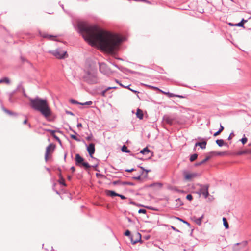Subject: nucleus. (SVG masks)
<instances>
[{"label": "nucleus", "instance_id": "nucleus-26", "mask_svg": "<svg viewBox=\"0 0 251 251\" xmlns=\"http://www.w3.org/2000/svg\"><path fill=\"white\" fill-rule=\"evenodd\" d=\"M150 150L148 149L147 147L144 148L143 150H141L140 151V153H142V154H148L149 152H150Z\"/></svg>", "mask_w": 251, "mask_h": 251}, {"label": "nucleus", "instance_id": "nucleus-49", "mask_svg": "<svg viewBox=\"0 0 251 251\" xmlns=\"http://www.w3.org/2000/svg\"><path fill=\"white\" fill-rule=\"evenodd\" d=\"M172 229H173L175 231H178V230L176 229L175 227H173V226H172L171 227Z\"/></svg>", "mask_w": 251, "mask_h": 251}, {"label": "nucleus", "instance_id": "nucleus-18", "mask_svg": "<svg viewBox=\"0 0 251 251\" xmlns=\"http://www.w3.org/2000/svg\"><path fill=\"white\" fill-rule=\"evenodd\" d=\"M207 142L206 141H203L202 142H197L196 143L195 146H200L201 149H203L206 148Z\"/></svg>", "mask_w": 251, "mask_h": 251}, {"label": "nucleus", "instance_id": "nucleus-37", "mask_svg": "<svg viewBox=\"0 0 251 251\" xmlns=\"http://www.w3.org/2000/svg\"><path fill=\"white\" fill-rule=\"evenodd\" d=\"M241 141L242 143H243V144H245L247 141V138L246 137H244V138H242Z\"/></svg>", "mask_w": 251, "mask_h": 251}, {"label": "nucleus", "instance_id": "nucleus-6", "mask_svg": "<svg viewBox=\"0 0 251 251\" xmlns=\"http://www.w3.org/2000/svg\"><path fill=\"white\" fill-rule=\"evenodd\" d=\"M87 69L86 72L97 73V63L94 61H90L87 62Z\"/></svg>", "mask_w": 251, "mask_h": 251}, {"label": "nucleus", "instance_id": "nucleus-8", "mask_svg": "<svg viewBox=\"0 0 251 251\" xmlns=\"http://www.w3.org/2000/svg\"><path fill=\"white\" fill-rule=\"evenodd\" d=\"M100 66V71L104 74H106L108 72L109 69L107 66V65L104 63H101L99 64Z\"/></svg>", "mask_w": 251, "mask_h": 251}, {"label": "nucleus", "instance_id": "nucleus-55", "mask_svg": "<svg viewBox=\"0 0 251 251\" xmlns=\"http://www.w3.org/2000/svg\"><path fill=\"white\" fill-rule=\"evenodd\" d=\"M201 164H200V162H199V163H197V164H196V166H198V165H201Z\"/></svg>", "mask_w": 251, "mask_h": 251}, {"label": "nucleus", "instance_id": "nucleus-29", "mask_svg": "<svg viewBox=\"0 0 251 251\" xmlns=\"http://www.w3.org/2000/svg\"><path fill=\"white\" fill-rule=\"evenodd\" d=\"M203 218V216H201V217H200L199 218H197L195 219V222L199 225H200L201 224L202 219Z\"/></svg>", "mask_w": 251, "mask_h": 251}, {"label": "nucleus", "instance_id": "nucleus-21", "mask_svg": "<svg viewBox=\"0 0 251 251\" xmlns=\"http://www.w3.org/2000/svg\"><path fill=\"white\" fill-rule=\"evenodd\" d=\"M224 130V127L222 126L221 124H220V129L219 130H218L217 132H215L213 136L216 137L218 135H219L222 131L223 130Z\"/></svg>", "mask_w": 251, "mask_h": 251}, {"label": "nucleus", "instance_id": "nucleus-52", "mask_svg": "<svg viewBox=\"0 0 251 251\" xmlns=\"http://www.w3.org/2000/svg\"><path fill=\"white\" fill-rule=\"evenodd\" d=\"M110 89H112L111 87H108V88H107V89H106L105 90H107V91L108 90H110Z\"/></svg>", "mask_w": 251, "mask_h": 251}, {"label": "nucleus", "instance_id": "nucleus-60", "mask_svg": "<svg viewBox=\"0 0 251 251\" xmlns=\"http://www.w3.org/2000/svg\"><path fill=\"white\" fill-rule=\"evenodd\" d=\"M60 183H62L64 185H65V183L63 181L60 182Z\"/></svg>", "mask_w": 251, "mask_h": 251}, {"label": "nucleus", "instance_id": "nucleus-38", "mask_svg": "<svg viewBox=\"0 0 251 251\" xmlns=\"http://www.w3.org/2000/svg\"><path fill=\"white\" fill-rule=\"evenodd\" d=\"M187 199H188L189 201H191L193 199V197L191 194H188L186 196Z\"/></svg>", "mask_w": 251, "mask_h": 251}, {"label": "nucleus", "instance_id": "nucleus-59", "mask_svg": "<svg viewBox=\"0 0 251 251\" xmlns=\"http://www.w3.org/2000/svg\"><path fill=\"white\" fill-rule=\"evenodd\" d=\"M90 139H91V138H90V137H87V139L88 140H90Z\"/></svg>", "mask_w": 251, "mask_h": 251}, {"label": "nucleus", "instance_id": "nucleus-50", "mask_svg": "<svg viewBox=\"0 0 251 251\" xmlns=\"http://www.w3.org/2000/svg\"><path fill=\"white\" fill-rule=\"evenodd\" d=\"M119 85H120L121 86H122V87H124V88H125V87H126V86H125V85H123L122 83H119Z\"/></svg>", "mask_w": 251, "mask_h": 251}, {"label": "nucleus", "instance_id": "nucleus-7", "mask_svg": "<svg viewBox=\"0 0 251 251\" xmlns=\"http://www.w3.org/2000/svg\"><path fill=\"white\" fill-rule=\"evenodd\" d=\"M183 174L185 179L187 181H190L193 178L197 176V174L195 173H189L187 171H184Z\"/></svg>", "mask_w": 251, "mask_h": 251}, {"label": "nucleus", "instance_id": "nucleus-63", "mask_svg": "<svg viewBox=\"0 0 251 251\" xmlns=\"http://www.w3.org/2000/svg\"><path fill=\"white\" fill-rule=\"evenodd\" d=\"M184 251H185V250H184Z\"/></svg>", "mask_w": 251, "mask_h": 251}, {"label": "nucleus", "instance_id": "nucleus-46", "mask_svg": "<svg viewBox=\"0 0 251 251\" xmlns=\"http://www.w3.org/2000/svg\"><path fill=\"white\" fill-rule=\"evenodd\" d=\"M134 170V169H127L126 170V171L128 172H131L133 171Z\"/></svg>", "mask_w": 251, "mask_h": 251}, {"label": "nucleus", "instance_id": "nucleus-36", "mask_svg": "<svg viewBox=\"0 0 251 251\" xmlns=\"http://www.w3.org/2000/svg\"><path fill=\"white\" fill-rule=\"evenodd\" d=\"M148 87H149L150 88L152 89L153 90H158L159 91H160V90H161L158 88L156 87H153V86H148Z\"/></svg>", "mask_w": 251, "mask_h": 251}, {"label": "nucleus", "instance_id": "nucleus-39", "mask_svg": "<svg viewBox=\"0 0 251 251\" xmlns=\"http://www.w3.org/2000/svg\"><path fill=\"white\" fill-rule=\"evenodd\" d=\"M129 86H130V85H129V86H127V87H125V88H127L128 89H129V90L131 91L132 92H134V93H139V92H137V91L134 90L132 89L131 88H130L129 87Z\"/></svg>", "mask_w": 251, "mask_h": 251}, {"label": "nucleus", "instance_id": "nucleus-41", "mask_svg": "<svg viewBox=\"0 0 251 251\" xmlns=\"http://www.w3.org/2000/svg\"><path fill=\"white\" fill-rule=\"evenodd\" d=\"M247 152H249V151H241V152H238V155H241V154H243L244 153H247Z\"/></svg>", "mask_w": 251, "mask_h": 251}, {"label": "nucleus", "instance_id": "nucleus-5", "mask_svg": "<svg viewBox=\"0 0 251 251\" xmlns=\"http://www.w3.org/2000/svg\"><path fill=\"white\" fill-rule=\"evenodd\" d=\"M55 145L52 144H50L47 147L45 155V159L46 161H48V160L51 157V154L55 149Z\"/></svg>", "mask_w": 251, "mask_h": 251}, {"label": "nucleus", "instance_id": "nucleus-9", "mask_svg": "<svg viewBox=\"0 0 251 251\" xmlns=\"http://www.w3.org/2000/svg\"><path fill=\"white\" fill-rule=\"evenodd\" d=\"M87 151L91 157H92L93 154L94 153L95 151V144L91 143L87 147Z\"/></svg>", "mask_w": 251, "mask_h": 251}, {"label": "nucleus", "instance_id": "nucleus-19", "mask_svg": "<svg viewBox=\"0 0 251 251\" xmlns=\"http://www.w3.org/2000/svg\"><path fill=\"white\" fill-rule=\"evenodd\" d=\"M41 36L44 38H46L51 40H56V36H55L49 35L46 34H43Z\"/></svg>", "mask_w": 251, "mask_h": 251}, {"label": "nucleus", "instance_id": "nucleus-40", "mask_svg": "<svg viewBox=\"0 0 251 251\" xmlns=\"http://www.w3.org/2000/svg\"><path fill=\"white\" fill-rule=\"evenodd\" d=\"M146 212V210L145 209H139V211H138V213H144L145 214Z\"/></svg>", "mask_w": 251, "mask_h": 251}, {"label": "nucleus", "instance_id": "nucleus-34", "mask_svg": "<svg viewBox=\"0 0 251 251\" xmlns=\"http://www.w3.org/2000/svg\"><path fill=\"white\" fill-rule=\"evenodd\" d=\"M123 184V183L119 180L115 181L112 182V184L114 185H116L117 184Z\"/></svg>", "mask_w": 251, "mask_h": 251}, {"label": "nucleus", "instance_id": "nucleus-51", "mask_svg": "<svg viewBox=\"0 0 251 251\" xmlns=\"http://www.w3.org/2000/svg\"><path fill=\"white\" fill-rule=\"evenodd\" d=\"M27 119H25V120H24V121L23 123H24V124H26V123H27Z\"/></svg>", "mask_w": 251, "mask_h": 251}, {"label": "nucleus", "instance_id": "nucleus-53", "mask_svg": "<svg viewBox=\"0 0 251 251\" xmlns=\"http://www.w3.org/2000/svg\"><path fill=\"white\" fill-rule=\"evenodd\" d=\"M115 81L116 82V83H117L118 84H119V83H121L118 80L116 79L115 80Z\"/></svg>", "mask_w": 251, "mask_h": 251}, {"label": "nucleus", "instance_id": "nucleus-23", "mask_svg": "<svg viewBox=\"0 0 251 251\" xmlns=\"http://www.w3.org/2000/svg\"><path fill=\"white\" fill-rule=\"evenodd\" d=\"M140 168L142 170V172L140 173V174L137 177H134L133 178L135 179H136V180H139L140 179V178H141V176L142 174H143V172L144 171H145L147 173L148 172V170H146L144 168H143V167H140Z\"/></svg>", "mask_w": 251, "mask_h": 251}, {"label": "nucleus", "instance_id": "nucleus-22", "mask_svg": "<svg viewBox=\"0 0 251 251\" xmlns=\"http://www.w3.org/2000/svg\"><path fill=\"white\" fill-rule=\"evenodd\" d=\"M10 80L7 77H4L0 80V83H5L7 84H9L10 83Z\"/></svg>", "mask_w": 251, "mask_h": 251}, {"label": "nucleus", "instance_id": "nucleus-47", "mask_svg": "<svg viewBox=\"0 0 251 251\" xmlns=\"http://www.w3.org/2000/svg\"><path fill=\"white\" fill-rule=\"evenodd\" d=\"M71 170H72V172H74L75 171V168L74 167H72L71 168Z\"/></svg>", "mask_w": 251, "mask_h": 251}, {"label": "nucleus", "instance_id": "nucleus-24", "mask_svg": "<svg viewBox=\"0 0 251 251\" xmlns=\"http://www.w3.org/2000/svg\"><path fill=\"white\" fill-rule=\"evenodd\" d=\"M223 221L225 228L228 229L229 228V225L226 218L225 217L223 218Z\"/></svg>", "mask_w": 251, "mask_h": 251}, {"label": "nucleus", "instance_id": "nucleus-27", "mask_svg": "<svg viewBox=\"0 0 251 251\" xmlns=\"http://www.w3.org/2000/svg\"><path fill=\"white\" fill-rule=\"evenodd\" d=\"M198 157V155L197 154H193L190 156V160L191 162H193Z\"/></svg>", "mask_w": 251, "mask_h": 251}, {"label": "nucleus", "instance_id": "nucleus-31", "mask_svg": "<svg viewBox=\"0 0 251 251\" xmlns=\"http://www.w3.org/2000/svg\"><path fill=\"white\" fill-rule=\"evenodd\" d=\"M48 131H49L50 133V134H51L52 136H53L55 138H56L57 140H59V138H58V137H57L55 135V134H54V133H55V131H53V130H49Z\"/></svg>", "mask_w": 251, "mask_h": 251}, {"label": "nucleus", "instance_id": "nucleus-28", "mask_svg": "<svg viewBox=\"0 0 251 251\" xmlns=\"http://www.w3.org/2000/svg\"><path fill=\"white\" fill-rule=\"evenodd\" d=\"M121 150L123 152H127V153L130 152V151L127 149V147L125 145H124L122 147Z\"/></svg>", "mask_w": 251, "mask_h": 251}, {"label": "nucleus", "instance_id": "nucleus-45", "mask_svg": "<svg viewBox=\"0 0 251 251\" xmlns=\"http://www.w3.org/2000/svg\"><path fill=\"white\" fill-rule=\"evenodd\" d=\"M237 26H243V23H242V22L238 23V24H237Z\"/></svg>", "mask_w": 251, "mask_h": 251}, {"label": "nucleus", "instance_id": "nucleus-14", "mask_svg": "<svg viewBox=\"0 0 251 251\" xmlns=\"http://www.w3.org/2000/svg\"><path fill=\"white\" fill-rule=\"evenodd\" d=\"M134 236L136 238L135 240H133V238H131V241L133 244H135L137 243L141 239V236L139 233H137L136 234H135Z\"/></svg>", "mask_w": 251, "mask_h": 251}, {"label": "nucleus", "instance_id": "nucleus-11", "mask_svg": "<svg viewBox=\"0 0 251 251\" xmlns=\"http://www.w3.org/2000/svg\"><path fill=\"white\" fill-rule=\"evenodd\" d=\"M163 119L165 123L169 125H172L174 120V118L168 115L164 116Z\"/></svg>", "mask_w": 251, "mask_h": 251}, {"label": "nucleus", "instance_id": "nucleus-56", "mask_svg": "<svg viewBox=\"0 0 251 251\" xmlns=\"http://www.w3.org/2000/svg\"><path fill=\"white\" fill-rule=\"evenodd\" d=\"M68 179L69 180H71V176H68Z\"/></svg>", "mask_w": 251, "mask_h": 251}, {"label": "nucleus", "instance_id": "nucleus-57", "mask_svg": "<svg viewBox=\"0 0 251 251\" xmlns=\"http://www.w3.org/2000/svg\"><path fill=\"white\" fill-rule=\"evenodd\" d=\"M111 87V89H116V88H117V87Z\"/></svg>", "mask_w": 251, "mask_h": 251}, {"label": "nucleus", "instance_id": "nucleus-33", "mask_svg": "<svg viewBox=\"0 0 251 251\" xmlns=\"http://www.w3.org/2000/svg\"><path fill=\"white\" fill-rule=\"evenodd\" d=\"M209 156L206 157L204 159L200 162V164H203L210 159Z\"/></svg>", "mask_w": 251, "mask_h": 251}, {"label": "nucleus", "instance_id": "nucleus-1", "mask_svg": "<svg viewBox=\"0 0 251 251\" xmlns=\"http://www.w3.org/2000/svg\"><path fill=\"white\" fill-rule=\"evenodd\" d=\"M78 27L84 39L90 44L108 53H112L116 50L121 42L118 35L103 30L96 25L80 23Z\"/></svg>", "mask_w": 251, "mask_h": 251}, {"label": "nucleus", "instance_id": "nucleus-12", "mask_svg": "<svg viewBox=\"0 0 251 251\" xmlns=\"http://www.w3.org/2000/svg\"><path fill=\"white\" fill-rule=\"evenodd\" d=\"M84 159L81 157L79 154H76L75 155V161L76 165L81 166V164L83 162Z\"/></svg>", "mask_w": 251, "mask_h": 251}, {"label": "nucleus", "instance_id": "nucleus-61", "mask_svg": "<svg viewBox=\"0 0 251 251\" xmlns=\"http://www.w3.org/2000/svg\"><path fill=\"white\" fill-rule=\"evenodd\" d=\"M249 153H251V150L249 151Z\"/></svg>", "mask_w": 251, "mask_h": 251}, {"label": "nucleus", "instance_id": "nucleus-3", "mask_svg": "<svg viewBox=\"0 0 251 251\" xmlns=\"http://www.w3.org/2000/svg\"><path fill=\"white\" fill-rule=\"evenodd\" d=\"M84 79L89 83H96L98 81L97 73L86 72Z\"/></svg>", "mask_w": 251, "mask_h": 251}, {"label": "nucleus", "instance_id": "nucleus-17", "mask_svg": "<svg viewBox=\"0 0 251 251\" xmlns=\"http://www.w3.org/2000/svg\"><path fill=\"white\" fill-rule=\"evenodd\" d=\"M136 115V116L140 120L143 118V111L140 109H137Z\"/></svg>", "mask_w": 251, "mask_h": 251}, {"label": "nucleus", "instance_id": "nucleus-25", "mask_svg": "<svg viewBox=\"0 0 251 251\" xmlns=\"http://www.w3.org/2000/svg\"><path fill=\"white\" fill-rule=\"evenodd\" d=\"M216 143L218 144V146L221 147L224 145V141L222 139H217L216 141Z\"/></svg>", "mask_w": 251, "mask_h": 251}, {"label": "nucleus", "instance_id": "nucleus-42", "mask_svg": "<svg viewBox=\"0 0 251 251\" xmlns=\"http://www.w3.org/2000/svg\"><path fill=\"white\" fill-rule=\"evenodd\" d=\"M130 231H129V230H126V231L125 232V235L126 236H129V235H130Z\"/></svg>", "mask_w": 251, "mask_h": 251}, {"label": "nucleus", "instance_id": "nucleus-10", "mask_svg": "<svg viewBox=\"0 0 251 251\" xmlns=\"http://www.w3.org/2000/svg\"><path fill=\"white\" fill-rule=\"evenodd\" d=\"M208 189V185H204L200 189L201 194H202V195L205 198L207 197V196L209 195Z\"/></svg>", "mask_w": 251, "mask_h": 251}, {"label": "nucleus", "instance_id": "nucleus-43", "mask_svg": "<svg viewBox=\"0 0 251 251\" xmlns=\"http://www.w3.org/2000/svg\"><path fill=\"white\" fill-rule=\"evenodd\" d=\"M107 92V90H105L104 91H103L102 92H101V95L103 97H105V94H106V92Z\"/></svg>", "mask_w": 251, "mask_h": 251}, {"label": "nucleus", "instance_id": "nucleus-2", "mask_svg": "<svg viewBox=\"0 0 251 251\" xmlns=\"http://www.w3.org/2000/svg\"><path fill=\"white\" fill-rule=\"evenodd\" d=\"M29 101L31 107L40 111L46 118H48L51 115V111L47 100L37 98L31 99Z\"/></svg>", "mask_w": 251, "mask_h": 251}, {"label": "nucleus", "instance_id": "nucleus-54", "mask_svg": "<svg viewBox=\"0 0 251 251\" xmlns=\"http://www.w3.org/2000/svg\"><path fill=\"white\" fill-rule=\"evenodd\" d=\"M5 112H6L8 114H11V112L8 110H5Z\"/></svg>", "mask_w": 251, "mask_h": 251}, {"label": "nucleus", "instance_id": "nucleus-4", "mask_svg": "<svg viewBox=\"0 0 251 251\" xmlns=\"http://www.w3.org/2000/svg\"><path fill=\"white\" fill-rule=\"evenodd\" d=\"M50 52L58 59H63L68 57L67 51L61 50L60 49L50 51Z\"/></svg>", "mask_w": 251, "mask_h": 251}, {"label": "nucleus", "instance_id": "nucleus-13", "mask_svg": "<svg viewBox=\"0 0 251 251\" xmlns=\"http://www.w3.org/2000/svg\"><path fill=\"white\" fill-rule=\"evenodd\" d=\"M160 92H161L163 94H164L166 95L169 97H176L181 98H184V97L182 96L178 95H175V94H174L173 93H169V92H164V91H163L162 90H160Z\"/></svg>", "mask_w": 251, "mask_h": 251}, {"label": "nucleus", "instance_id": "nucleus-62", "mask_svg": "<svg viewBox=\"0 0 251 251\" xmlns=\"http://www.w3.org/2000/svg\"><path fill=\"white\" fill-rule=\"evenodd\" d=\"M249 146H251V143L249 144Z\"/></svg>", "mask_w": 251, "mask_h": 251}, {"label": "nucleus", "instance_id": "nucleus-16", "mask_svg": "<svg viewBox=\"0 0 251 251\" xmlns=\"http://www.w3.org/2000/svg\"><path fill=\"white\" fill-rule=\"evenodd\" d=\"M70 101L72 103L78 104H80V105H90L92 104V102L91 101H87L85 103H79V102L75 101L74 100H71Z\"/></svg>", "mask_w": 251, "mask_h": 251}, {"label": "nucleus", "instance_id": "nucleus-48", "mask_svg": "<svg viewBox=\"0 0 251 251\" xmlns=\"http://www.w3.org/2000/svg\"><path fill=\"white\" fill-rule=\"evenodd\" d=\"M78 127H82V125L81 123H78L77 125Z\"/></svg>", "mask_w": 251, "mask_h": 251}, {"label": "nucleus", "instance_id": "nucleus-44", "mask_svg": "<svg viewBox=\"0 0 251 251\" xmlns=\"http://www.w3.org/2000/svg\"><path fill=\"white\" fill-rule=\"evenodd\" d=\"M117 196L120 197L122 199H126V198L124 195H122L121 194H118V195H117Z\"/></svg>", "mask_w": 251, "mask_h": 251}, {"label": "nucleus", "instance_id": "nucleus-35", "mask_svg": "<svg viewBox=\"0 0 251 251\" xmlns=\"http://www.w3.org/2000/svg\"><path fill=\"white\" fill-rule=\"evenodd\" d=\"M71 137L72 139H74V140H76V141H79V139L77 138V137H76L75 135H71Z\"/></svg>", "mask_w": 251, "mask_h": 251}, {"label": "nucleus", "instance_id": "nucleus-20", "mask_svg": "<svg viewBox=\"0 0 251 251\" xmlns=\"http://www.w3.org/2000/svg\"><path fill=\"white\" fill-rule=\"evenodd\" d=\"M246 245H247V243L246 242H243L241 244H237L235 245V246L233 247L234 250H235V251H238V246L239 245L241 246L242 247H244L246 246Z\"/></svg>", "mask_w": 251, "mask_h": 251}, {"label": "nucleus", "instance_id": "nucleus-30", "mask_svg": "<svg viewBox=\"0 0 251 251\" xmlns=\"http://www.w3.org/2000/svg\"><path fill=\"white\" fill-rule=\"evenodd\" d=\"M81 165H82L85 169H89L90 168V165L88 163H87V162H83L81 164Z\"/></svg>", "mask_w": 251, "mask_h": 251}, {"label": "nucleus", "instance_id": "nucleus-32", "mask_svg": "<svg viewBox=\"0 0 251 251\" xmlns=\"http://www.w3.org/2000/svg\"><path fill=\"white\" fill-rule=\"evenodd\" d=\"M211 153L214 154V155H223L224 154V152H212Z\"/></svg>", "mask_w": 251, "mask_h": 251}, {"label": "nucleus", "instance_id": "nucleus-58", "mask_svg": "<svg viewBox=\"0 0 251 251\" xmlns=\"http://www.w3.org/2000/svg\"><path fill=\"white\" fill-rule=\"evenodd\" d=\"M231 138H232V137H231V135H230V136H229V137H228V140H230V139H231Z\"/></svg>", "mask_w": 251, "mask_h": 251}, {"label": "nucleus", "instance_id": "nucleus-15", "mask_svg": "<svg viewBox=\"0 0 251 251\" xmlns=\"http://www.w3.org/2000/svg\"><path fill=\"white\" fill-rule=\"evenodd\" d=\"M105 194L107 196L111 197H113L114 196H117V195H118V193H116L114 191H111V190H106L105 191Z\"/></svg>", "mask_w": 251, "mask_h": 251}]
</instances>
